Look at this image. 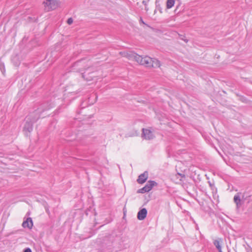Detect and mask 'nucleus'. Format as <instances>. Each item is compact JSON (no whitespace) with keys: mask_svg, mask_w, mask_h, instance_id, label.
<instances>
[{"mask_svg":"<svg viewBox=\"0 0 252 252\" xmlns=\"http://www.w3.org/2000/svg\"><path fill=\"white\" fill-rule=\"evenodd\" d=\"M120 54L123 57H126L129 60H135L140 64L147 67H159L160 66V62L157 59L148 56L143 57L131 51L121 52Z\"/></svg>","mask_w":252,"mask_h":252,"instance_id":"1","label":"nucleus"},{"mask_svg":"<svg viewBox=\"0 0 252 252\" xmlns=\"http://www.w3.org/2000/svg\"><path fill=\"white\" fill-rule=\"evenodd\" d=\"M42 111L41 108H38L35 112L27 117L26 122L23 128L25 132H30L32 130V124L38 119L39 113Z\"/></svg>","mask_w":252,"mask_h":252,"instance_id":"2","label":"nucleus"},{"mask_svg":"<svg viewBox=\"0 0 252 252\" xmlns=\"http://www.w3.org/2000/svg\"><path fill=\"white\" fill-rule=\"evenodd\" d=\"M45 9L46 11H50L56 9L59 5L58 1L57 0H46L44 1Z\"/></svg>","mask_w":252,"mask_h":252,"instance_id":"3","label":"nucleus"},{"mask_svg":"<svg viewBox=\"0 0 252 252\" xmlns=\"http://www.w3.org/2000/svg\"><path fill=\"white\" fill-rule=\"evenodd\" d=\"M157 185V184L156 182L154 181H149L146 185L143 188L140 189L138 192L141 193L149 192L152 189L154 186Z\"/></svg>","mask_w":252,"mask_h":252,"instance_id":"4","label":"nucleus"},{"mask_svg":"<svg viewBox=\"0 0 252 252\" xmlns=\"http://www.w3.org/2000/svg\"><path fill=\"white\" fill-rule=\"evenodd\" d=\"M142 137L146 140H151L155 137V136L151 130L146 128H143Z\"/></svg>","mask_w":252,"mask_h":252,"instance_id":"5","label":"nucleus"},{"mask_svg":"<svg viewBox=\"0 0 252 252\" xmlns=\"http://www.w3.org/2000/svg\"><path fill=\"white\" fill-rule=\"evenodd\" d=\"M148 177V172L145 171L143 173L140 174L137 179V182L139 184H143L147 180Z\"/></svg>","mask_w":252,"mask_h":252,"instance_id":"6","label":"nucleus"},{"mask_svg":"<svg viewBox=\"0 0 252 252\" xmlns=\"http://www.w3.org/2000/svg\"><path fill=\"white\" fill-rule=\"evenodd\" d=\"M33 225L32 220L31 218H28L26 220H24L22 223L24 228H32Z\"/></svg>","mask_w":252,"mask_h":252,"instance_id":"7","label":"nucleus"},{"mask_svg":"<svg viewBox=\"0 0 252 252\" xmlns=\"http://www.w3.org/2000/svg\"><path fill=\"white\" fill-rule=\"evenodd\" d=\"M147 211L145 208L142 209L137 214V218L139 220H143L147 216Z\"/></svg>","mask_w":252,"mask_h":252,"instance_id":"8","label":"nucleus"},{"mask_svg":"<svg viewBox=\"0 0 252 252\" xmlns=\"http://www.w3.org/2000/svg\"><path fill=\"white\" fill-rule=\"evenodd\" d=\"M115 240L113 236H110L105 239L104 243L106 246L109 247L111 246L110 244H112L114 243Z\"/></svg>","mask_w":252,"mask_h":252,"instance_id":"9","label":"nucleus"},{"mask_svg":"<svg viewBox=\"0 0 252 252\" xmlns=\"http://www.w3.org/2000/svg\"><path fill=\"white\" fill-rule=\"evenodd\" d=\"M221 243L222 240L221 239H218L214 241V244L219 252H222Z\"/></svg>","mask_w":252,"mask_h":252,"instance_id":"10","label":"nucleus"},{"mask_svg":"<svg viewBox=\"0 0 252 252\" xmlns=\"http://www.w3.org/2000/svg\"><path fill=\"white\" fill-rule=\"evenodd\" d=\"M234 201L236 203L237 207L240 204L241 199L240 195L239 193H237L234 197Z\"/></svg>","mask_w":252,"mask_h":252,"instance_id":"11","label":"nucleus"},{"mask_svg":"<svg viewBox=\"0 0 252 252\" xmlns=\"http://www.w3.org/2000/svg\"><path fill=\"white\" fill-rule=\"evenodd\" d=\"M174 0H167L166 2V8L167 9H170L174 6Z\"/></svg>","mask_w":252,"mask_h":252,"instance_id":"12","label":"nucleus"},{"mask_svg":"<svg viewBox=\"0 0 252 252\" xmlns=\"http://www.w3.org/2000/svg\"><path fill=\"white\" fill-rule=\"evenodd\" d=\"M156 9L155 10V13L156 12L157 10H158L160 12V13H162V9L161 8V7L160 6L159 4L158 3L157 1L156 2Z\"/></svg>","mask_w":252,"mask_h":252,"instance_id":"13","label":"nucleus"},{"mask_svg":"<svg viewBox=\"0 0 252 252\" xmlns=\"http://www.w3.org/2000/svg\"><path fill=\"white\" fill-rule=\"evenodd\" d=\"M67 23L69 25H71L73 23V19L71 18L68 19V20L67 21Z\"/></svg>","mask_w":252,"mask_h":252,"instance_id":"14","label":"nucleus"},{"mask_svg":"<svg viewBox=\"0 0 252 252\" xmlns=\"http://www.w3.org/2000/svg\"><path fill=\"white\" fill-rule=\"evenodd\" d=\"M24 252H32V251L30 248H26L25 249Z\"/></svg>","mask_w":252,"mask_h":252,"instance_id":"15","label":"nucleus"},{"mask_svg":"<svg viewBox=\"0 0 252 252\" xmlns=\"http://www.w3.org/2000/svg\"><path fill=\"white\" fill-rule=\"evenodd\" d=\"M177 175L180 176H181L182 178H185V175H184V174H180V173H178Z\"/></svg>","mask_w":252,"mask_h":252,"instance_id":"16","label":"nucleus"},{"mask_svg":"<svg viewBox=\"0 0 252 252\" xmlns=\"http://www.w3.org/2000/svg\"><path fill=\"white\" fill-rule=\"evenodd\" d=\"M140 22H141V23H142L143 24H144V25H146V24L144 23V22L143 21L141 17H140Z\"/></svg>","mask_w":252,"mask_h":252,"instance_id":"17","label":"nucleus"},{"mask_svg":"<svg viewBox=\"0 0 252 252\" xmlns=\"http://www.w3.org/2000/svg\"><path fill=\"white\" fill-rule=\"evenodd\" d=\"M147 2L146 1H145V0L143 1V3L145 5H147Z\"/></svg>","mask_w":252,"mask_h":252,"instance_id":"18","label":"nucleus"}]
</instances>
